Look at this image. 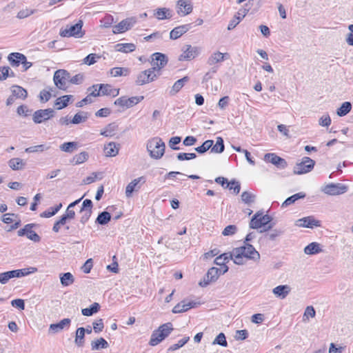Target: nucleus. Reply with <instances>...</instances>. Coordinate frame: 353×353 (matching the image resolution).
I'll list each match as a JSON object with an SVG mask.
<instances>
[{
    "label": "nucleus",
    "mask_w": 353,
    "mask_h": 353,
    "mask_svg": "<svg viewBox=\"0 0 353 353\" xmlns=\"http://www.w3.org/2000/svg\"><path fill=\"white\" fill-rule=\"evenodd\" d=\"M84 79V75L81 73L77 74L74 77L70 75V83L72 84L79 85L83 83Z\"/></svg>",
    "instance_id": "nucleus-56"
},
{
    "label": "nucleus",
    "mask_w": 353,
    "mask_h": 353,
    "mask_svg": "<svg viewBox=\"0 0 353 353\" xmlns=\"http://www.w3.org/2000/svg\"><path fill=\"white\" fill-rule=\"evenodd\" d=\"M225 54L220 52H216L211 54L208 59V64L213 65L215 63H220L224 61Z\"/></svg>",
    "instance_id": "nucleus-39"
},
{
    "label": "nucleus",
    "mask_w": 353,
    "mask_h": 353,
    "mask_svg": "<svg viewBox=\"0 0 353 353\" xmlns=\"http://www.w3.org/2000/svg\"><path fill=\"white\" fill-rule=\"evenodd\" d=\"M305 197V193H304L303 192H300L299 193L294 194L292 195L291 196H289L288 198H287L284 201V202L282 203L281 207L282 208L288 207V205L295 203V201H297L298 199H303Z\"/></svg>",
    "instance_id": "nucleus-31"
},
{
    "label": "nucleus",
    "mask_w": 353,
    "mask_h": 353,
    "mask_svg": "<svg viewBox=\"0 0 353 353\" xmlns=\"http://www.w3.org/2000/svg\"><path fill=\"white\" fill-rule=\"evenodd\" d=\"M154 16L158 20L170 19L172 17V11L167 8H160L154 10Z\"/></svg>",
    "instance_id": "nucleus-24"
},
{
    "label": "nucleus",
    "mask_w": 353,
    "mask_h": 353,
    "mask_svg": "<svg viewBox=\"0 0 353 353\" xmlns=\"http://www.w3.org/2000/svg\"><path fill=\"white\" fill-rule=\"evenodd\" d=\"M259 259L260 254L256 249L251 244H247L245 246L234 248L232 252L221 254L215 259L214 263L223 266L230 259H232L235 264L243 265L245 263V259L258 261Z\"/></svg>",
    "instance_id": "nucleus-1"
},
{
    "label": "nucleus",
    "mask_w": 353,
    "mask_h": 353,
    "mask_svg": "<svg viewBox=\"0 0 353 353\" xmlns=\"http://www.w3.org/2000/svg\"><path fill=\"white\" fill-rule=\"evenodd\" d=\"M199 304V302L189 301L187 299H183L173 307L172 312L174 314L185 312L191 308L197 307Z\"/></svg>",
    "instance_id": "nucleus-17"
},
{
    "label": "nucleus",
    "mask_w": 353,
    "mask_h": 353,
    "mask_svg": "<svg viewBox=\"0 0 353 353\" xmlns=\"http://www.w3.org/2000/svg\"><path fill=\"white\" fill-rule=\"evenodd\" d=\"M99 310L100 305L98 303H94L90 306V307L82 309L81 313L83 316H90L98 312Z\"/></svg>",
    "instance_id": "nucleus-42"
},
{
    "label": "nucleus",
    "mask_w": 353,
    "mask_h": 353,
    "mask_svg": "<svg viewBox=\"0 0 353 353\" xmlns=\"http://www.w3.org/2000/svg\"><path fill=\"white\" fill-rule=\"evenodd\" d=\"M201 52V48L191 45H185L182 48V54L180 55L179 61H190L196 57Z\"/></svg>",
    "instance_id": "nucleus-12"
},
{
    "label": "nucleus",
    "mask_w": 353,
    "mask_h": 353,
    "mask_svg": "<svg viewBox=\"0 0 353 353\" xmlns=\"http://www.w3.org/2000/svg\"><path fill=\"white\" fill-rule=\"evenodd\" d=\"M89 117V114L87 112L79 111L77 112L72 119L70 121V123L72 124H79L81 123L85 122Z\"/></svg>",
    "instance_id": "nucleus-35"
},
{
    "label": "nucleus",
    "mask_w": 353,
    "mask_h": 353,
    "mask_svg": "<svg viewBox=\"0 0 353 353\" xmlns=\"http://www.w3.org/2000/svg\"><path fill=\"white\" fill-rule=\"evenodd\" d=\"M99 88L101 91V95H111L112 94V86L109 84H99Z\"/></svg>",
    "instance_id": "nucleus-58"
},
{
    "label": "nucleus",
    "mask_w": 353,
    "mask_h": 353,
    "mask_svg": "<svg viewBox=\"0 0 353 353\" xmlns=\"http://www.w3.org/2000/svg\"><path fill=\"white\" fill-rule=\"evenodd\" d=\"M88 154L85 152H82L74 157V160L76 164H80L87 160Z\"/></svg>",
    "instance_id": "nucleus-57"
},
{
    "label": "nucleus",
    "mask_w": 353,
    "mask_h": 353,
    "mask_svg": "<svg viewBox=\"0 0 353 353\" xmlns=\"http://www.w3.org/2000/svg\"><path fill=\"white\" fill-rule=\"evenodd\" d=\"M315 161L307 157H304L301 161L297 163L294 167V174H303L310 172L314 168Z\"/></svg>",
    "instance_id": "nucleus-7"
},
{
    "label": "nucleus",
    "mask_w": 353,
    "mask_h": 353,
    "mask_svg": "<svg viewBox=\"0 0 353 353\" xmlns=\"http://www.w3.org/2000/svg\"><path fill=\"white\" fill-rule=\"evenodd\" d=\"M165 143L159 137H154L149 140L147 143V150L152 158L159 159L162 157L165 152Z\"/></svg>",
    "instance_id": "nucleus-4"
},
{
    "label": "nucleus",
    "mask_w": 353,
    "mask_h": 353,
    "mask_svg": "<svg viewBox=\"0 0 353 353\" xmlns=\"http://www.w3.org/2000/svg\"><path fill=\"white\" fill-rule=\"evenodd\" d=\"M77 148H78V143L74 141L65 142L59 146V148L61 151L68 152V153L73 152L74 151L77 150Z\"/></svg>",
    "instance_id": "nucleus-41"
},
{
    "label": "nucleus",
    "mask_w": 353,
    "mask_h": 353,
    "mask_svg": "<svg viewBox=\"0 0 353 353\" xmlns=\"http://www.w3.org/2000/svg\"><path fill=\"white\" fill-rule=\"evenodd\" d=\"M176 157L179 161H184L195 159L196 155L195 153H179Z\"/></svg>",
    "instance_id": "nucleus-60"
},
{
    "label": "nucleus",
    "mask_w": 353,
    "mask_h": 353,
    "mask_svg": "<svg viewBox=\"0 0 353 353\" xmlns=\"http://www.w3.org/2000/svg\"><path fill=\"white\" fill-rule=\"evenodd\" d=\"M319 124L321 126L328 127L331 124V119L329 114L323 115L319 120Z\"/></svg>",
    "instance_id": "nucleus-64"
},
{
    "label": "nucleus",
    "mask_w": 353,
    "mask_h": 353,
    "mask_svg": "<svg viewBox=\"0 0 353 353\" xmlns=\"http://www.w3.org/2000/svg\"><path fill=\"white\" fill-rule=\"evenodd\" d=\"M173 330L171 323H164L153 331L149 344L155 346L164 340Z\"/></svg>",
    "instance_id": "nucleus-3"
},
{
    "label": "nucleus",
    "mask_w": 353,
    "mask_h": 353,
    "mask_svg": "<svg viewBox=\"0 0 353 353\" xmlns=\"http://www.w3.org/2000/svg\"><path fill=\"white\" fill-rule=\"evenodd\" d=\"M296 225L299 227L313 228L314 227H319L320 221L316 220L313 216H306L296 221Z\"/></svg>",
    "instance_id": "nucleus-20"
},
{
    "label": "nucleus",
    "mask_w": 353,
    "mask_h": 353,
    "mask_svg": "<svg viewBox=\"0 0 353 353\" xmlns=\"http://www.w3.org/2000/svg\"><path fill=\"white\" fill-rule=\"evenodd\" d=\"M220 270L218 268L212 267L208 270L205 276L199 282V285L206 287L211 282L216 281L220 276Z\"/></svg>",
    "instance_id": "nucleus-16"
},
{
    "label": "nucleus",
    "mask_w": 353,
    "mask_h": 353,
    "mask_svg": "<svg viewBox=\"0 0 353 353\" xmlns=\"http://www.w3.org/2000/svg\"><path fill=\"white\" fill-rule=\"evenodd\" d=\"M11 91L12 95L16 98L25 99L27 97L28 92L26 90L19 85L12 86Z\"/></svg>",
    "instance_id": "nucleus-33"
},
{
    "label": "nucleus",
    "mask_w": 353,
    "mask_h": 353,
    "mask_svg": "<svg viewBox=\"0 0 353 353\" xmlns=\"http://www.w3.org/2000/svg\"><path fill=\"white\" fill-rule=\"evenodd\" d=\"M72 98V95H64L57 99L54 103L55 106H57V109L59 110L67 107L70 100Z\"/></svg>",
    "instance_id": "nucleus-29"
},
{
    "label": "nucleus",
    "mask_w": 353,
    "mask_h": 353,
    "mask_svg": "<svg viewBox=\"0 0 353 353\" xmlns=\"http://www.w3.org/2000/svg\"><path fill=\"white\" fill-rule=\"evenodd\" d=\"M352 105L350 102L346 101L342 103L341 107L337 109L336 114L339 117H343L349 113L351 110Z\"/></svg>",
    "instance_id": "nucleus-46"
},
{
    "label": "nucleus",
    "mask_w": 353,
    "mask_h": 353,
    "mask_svg": "<svg viewBox=\"0 0 353 353\" xmlns=\"http://www.w3.org/2000/svg\"><path fill=\"white\" fill-rule=\"evenodd\" d=\"M225 188H229L230 190H233V192L235 194H237L239 193L241 190V185L240 183L238 181H236L235 180L231 181L228 183V185L225 186Z\"/></svg>",
    "instance_id": "nucleus-53"
},
{
    "label": "nucleus",
    "mask_w": 353,
    "mask_h": 353,
    "mask_svg": "<svg viewBox=\"0 0 353 353\" xmlns=\"http://www.w3.org/2000/svg\"><path fill=\"white\" fill-rule=\"evenodd\" d=\"M114 49L117 52L128 53L135 50L136 46L134 43H117L114 46Z\"/></svg>",
    "instance_id": "nucleus-27"
},
{
    "label": "nucleus",
    "mask_w": 353,
    "mask_h": 353,
    "mask_svg": "<svg viewBox=\"0 0 353 353\" xmlns=\"http://www.w3.org/2000/svg\"><path fill=\"white\" fill-rule=\"evenodd\" d=\"M110 74L113 77H126L130 74V69L128 68L115 67L110 70Z\"/></svg>",
    "instance_id": "nucleus-32"
},
{
    "label": "nucleus",
    "mask_w": 353,
    "mask_h": 353,
    "mask_svg": "<svg viewBox=\"0 0 353 353\" xmlns=\"http://www.w3.org/2000/svg\"><path fill=\"white\" fill-rule=\"evenodd\" d=\"M119 144L115 142H110L104 146V152L107 157H115L119 151Z\"/></svg>",
    "instance_id": "nucleus-25"
},
{
    "label": "nucleus",
    "mask_w": 353,
    "mask_h": 353,
    "mask_svg": "<svg viewBox=\"0 0 353 353\" xmlns=\"http://www.w3.org/2000/svg\"><path fill=\"white\" fill-rule=\"evenodd\" d=\"M51 91L52 88H49L48 90H42L39 94L40 100L43 102H47L49 101L52 95Z\"/></svg>",
    "instance_id": "nucleus-54"
},
{
    "label": "nucleus",
    "mask_w": 353,
    "mask_h": 353,
    "mask_svg": "<svg viewBox=\"0 0 353 353\" xmlns=\"http://www.w3.org/2000/svg\"><path fill=\"white\" fill-rule=\"evenodd\" d=\"M142 182L144 183L145 182V178L143 176L139 177L132 180L125 188V195L127 197H130L134 191H137L140 188V186L138 184Z\"/></svg>",
    "instance_id": "nucleus-22"
},
{
    "label": "nucleus",
    "mask_w": 353,
    "mask_h": 353,
    "mask_svg": "<svg viewBox=\"0 0 353 353\" xmlns=\"http://www.w3.org/2000/svg\"><path fill=\"white\" fill-rule=\"evenodd\" d=\"M85 330L84 327H81L77 328L76 331V336L74 339V343L78 347H83L84 345V337H85Z\"/></svg>",
    "instance_id": "nucleus-36"
},
{
    "label": "nucleus",
    "mask_w": 353,
    "mask_h": 353,
    "mask_svg": "<svg viewBox=\"0 0 353 353\" xmlns=\"http://www.w3.org/2000/svg\"><path fill=\"white\" fill-rule=\"evenodd\" d=\"M242 18L241 17H237V15H234L233 19H232L228 26V30H233L241 21Z\"/></svg>",
    "instance_id": "nucleus-63"
},
{
    "label": "nucleus",
    "mask_w": 353,
    "mask_h": 353,
    "mask_svg": "<svg viewBox=\"0 0 353 353\" xmlns=\"http://www.w3.org/2000/svg\"><path fill=\"white\" fill-rule=\"evenodd\" d=\"M271 221L272 218L269 215L256 213L251 219L250 227L253 229H261L260 232H263L274 226V223H270Z\"/></svg>",
    "instance_id": "nucleus-2"
},
{
    "label": "nucleus",
    "mask_w": 353,
    "mask_h": 353,
    "mask_svg": "<svg viewBox=\"0 0 353 353\" xmlns=\"http://www.w3.org/2000/svg\"><path fill=\"white\" fill-rule=\"evenodd\" d=\"M36 12H37V10L26 8V9L20 10L17 13V17L19 19H25V18L34 14Z\"/></svg>",
    "instance_id": "nucleus-50"
},
{
    "label": "nucleus",
    "mask_w": 353,
    "mask_h": 353,
    "mask_svg": "<svg viewBox=\"0 0 353 353\" xmlns=\"http://www.w3.org/2000/svg\"><path fill=\"white\" fill-rule=\"evenodd\" d=\"M191 28V24H185L172 29L170 33V38L175 40L186 33Z\"/></svg>",
    "instance_id": "nucleus-21"
},
{
    "label": "nucleus",
    "mask_w": 353,
    "mask_h": 353,
    "mask_svg": "<svg viewBox=\"0 0 353 353\" xmlns=\"http://www.w3.org/2000/svg\"><path fill=\"white\" fill-rule=\"evenodd\" d=\"M321 251L322 250L320 248V245L316 242L310 243L304 248V252L309 255L316 254L321 252Z\"/></svg>",
    "instance_id": "nucleus-38"
},
{
    "label": "nucleus",
    "mask_w": 353,
    "mask_h": 353,
    "mask_svg": "<svg viewBox=\"0 0 353 353\" xmlns=\"http://www.w3.org/2000/svg\"><path fill=\"white\" fill-rule=\"evenodd\" d=\"M263 159L266 162L271 163L272 164L274 165L275 166L280 169H284L288 165V163L284 159L277 156L274 153L265 154L264 155Z\"/></svg>",
    "instance_id": "nucleus-18"
},
{
    "label": "nucleus",
    "mask_w": 353,
    "mask_h": 353,
    "mask_svg": "<svg viewBox=\"0 0 353 353\" xmlns=\"http://www.w3.org/2000/svg\"><path fill=\"white\" fill-rule=\"evenodd\" d=\"M100 57L98 56L97 54H88L86 57L84 58L83 59V62L84 63L88 65H92L94 64V63H96L97 61V59H99Z\"/></svg>",
    "instance_id": "nucleus-59"
},
{
    "label": "nucleus",
    "mask_w": 353,
    "mask_h": 353,
    "mask_svg": "<svg viewBox=\"0 0 353 353\" xmlns=\"http://www.w3.org/2000/svg\"><path fill=\"white\" fill-rule=\"evenodd\" d=\"M237 231V228L234 225H229L226 226L222 232L223 236H231L234 234Z\"/></svg>",
    "instance_id": "nucleus-55"
},
{
    "label": "nucleus",
    "mask_w": 353,
    "mask_h": 353,
    "mask_svg": "<svg viewBox=\"0 0 353 353\" xmlns=\"http://www.w3.org/2000/svg\"><path fill=\"white\" fill-rule=\"evenodd\" d=\"M255 196L249 192H243L241 194L242 201L246 204L254 202Z\"/></svg>",
    "instance_id": "nucleus-51"
},
{
    "label": "nucleus",
    "mask_w": 353,
    "mask_h": 353,
    "mask_svg": "<svg viewBox=\"0 0 353 353\" xmlns=\"http://www.w3.org/2000/svg\"><path fill=\"white\" fill-rule=\"evenodd\" d=\"M213 345H219L223 347L228 346V342L226 341L225 336L223 333L219 334L212 342Z\"/></svg>",
    "instance_id": "nucleus-48"
},
{
    "label": "nucleus",
    "mask_w": 353,
    "mask_h": 353,
    "mask_svg": "<svg viewBox=\"0 0 353 353\" xmlns=\"http://www.w3.org/2000/svg\"><path fill=\"white\" fill-rule=\"evenodd\" d=\"M273 293L281 299H285L290 292V286L287 285H278L273 289Z\"/></svg>",
    "instance_id": "nucleus-26"
},
{
    "label": "nucleus",
    "mask_w": 353,
    "mask_h": 353,
    "mask_svg": "<svg viewBox=\"0 0 353 353\" xmlns=\"http://www.w3.org/2000/svg\"><path fill=\"white\" fill-rule=\"evenodd\" d=\"M225 150L224 141L222 137H216V143L211 147V152L220 154Z\"/></svg>",
    "instance_id": "nucleus-37"
},
{
    "label": "nucleus",
    "mask_w": 353,
    "mask_h": 353,
    "mask_svg": "<svg viewBox=\"0 0 353 353\" xmlns=\"http://www.w3.org/2000/svg\"><path fill=\"white\" fill-rule=\"evenodd\" d=\"M188 80L189 78L188 77H184L176 81L172 85L170 91V94L172 96L175 95L184 86L185 83L188 82Z\"/></svg>",
    "instance_id": "nucleus-28"
},
{
    "label": "nucleus",
    "mask_w": 353,
    "mask_h": 353,
    "mask_svg": "<svg viewBox=\"0 0 353 353\" xmlns=\"http://www.w3.org/2000/svg\"><path fill=\"white\" fill-rule=\"evenodd\" d=\"M92 325H93V330L95 333L101 332L104 327L103 319H100L96 321H94Z\"/></svg>",
    "instance_id": "nucleus-61"
},
{
    "label": "nucleus",
    "mask_w": 353,
    "mask_h": 353,
    "mask_svg": "<svg viewBox=\"0 0 353 353\" xmlns=\"http://www.w3.org/2000/svg\"><path fill=\"white\" fill-rule=\"evenodd\" d=\"M213 143V140H207L204 141L201 145L195 148L194 150L199 154H203L211 148Z\"/></svg>",
    "instance_id": "nucleus-47"
},
{
    "label": "nucleus",
    "mask_w": 353,
    "mask_h": 353,
    "mask_svg": "<svg viewBox=\"0 0 353 353\" xmlns=\"http://www.w3.org/2000/svg\"><path fill=\"white\" fill-rule=\"evenodd\" d=\"M348 187L342 183H330L323 188V192L328 195L335 196L345 193Z\"/></svg>",
    "instance_id": "nucleus-13"
},
{
    "label": "nucleus",
    "mask_w": 353,
    "mask_h": 353,
    "mask_svg": "<svg viewBox=\"0 0 353 353\" xmlns=\"http://www.w3.org/2000/svg\"><path fill=\"white\" fill-rule=\"evenodd\" d=\"M50 148V145L41 144L26 148L25 152L28 153L42 152Z\"/></svg>",
    "instance_id": "nucleus-43"
},
{
    "label": "nucleus",
    "mask_w": 353,
    "mask_h": 353,
    "mask_svg": "<svg viewBox=\"0 0 353 353\" xmlns=\"http://www.w3.org/2000/svg\"><path fill=\"white\" fill-rule=\"evenodd\" d=\"M189 339H190L189 336L183 337V339L179 340L177 343H175V344H173L172 345H171L168 348V350L169 351H175V350L179 349L180 347H183L186 343H188Z\"/></svg>",
    "instance_id": "nucleus-49"
},
{
    "label": "nucleus",
    "mask_w": 353,
    "mask_h": 353,
    "mask_svg": "<svg viewBox=\"0 0 353 353\" xmlns=\"http://www.w3.org/2000/svg\"><path fill=\"white\" fill-rule=\"evenodd\" d=\"M176 7L177 13L181 16L188 15L192 11V5L190 0H179Z\"/></svg>",
    "instance_id": "nucleus-19"
},
{
    "label": "nucleus",
    "mask_w": 353,
    "mask_h": 353,
    "mask_svg": "<svg viewBox=\"0 0 353 353\" xmlns=\"http://www.w3.org/2000/svg\"><path fill=\"white\" fill-rule=\"evenodd\" d=\"M26 163L20 158H12L8 161L9 167L13 170H22Z\"/></svg>",
    "instance_id": "nucleus-34"
},
{
    "label": "nucleus",
    "mask_w": 353,
    "mask_h": 353,
    "mask_svg": "<svg viewBox=\"0 0 353 353\" xmlns=\"http://www.w3.org/2000/svg\"><path fill=\"white\" fill-rule=\"evenodd\" d=\"M168 59L167 56L161 52H155L152 54L151 64L152 68H154L155 70H160L168 63Z\"/></svg>",
    "instance_id": "nucleus-15"
},
{
    "label": "nucleus",
    "mask_w": 353,
    "mask_h": 353,
    "mask_svg": "<svg viewBox=\"0 0 353 353\" xmlns=\"http://www.w3.org/2000/svg\"><path fill=\"white\" fill-rule=\"evenodd\" d=\"M70 73L65 70H57L54 73L53 81L60 90H66L70 83Z\"/></svg>",
    "instance_id": "nucleus-5"
},
{
    "label": "nucleus",
    "mask_w": 353,
    "mask_h": 353,
    "mask_svg": "<svg viewBox=\"0 0 353 353\" xmlns=\"http://www.w3.org/2000/svg\"><path fill=\"white\" fill-rule=\"evenodd\" d=\"M143 96L132 97L130 98L124 96L116 99L114 104L122 108H130L143 101Z\"/></svg>",
    "instance_id": "nucleus-14"
},
{
    "label": "nucleus",
    "mask_w": 353,
    "mask_h": 353,
    "mask_svg": "<svg viewBox=\"0 0 353 353\" xmlns=\"http://www.w3.org/2000/svg\"><path fill=\"white\" fill-rule=\"evenodd\" d=\"M108 347V343L102 337L91 342V349L93 351L106 349Z\"/></svg>",
    "instance_id": "nucleus-30"
},
{
    "label": "nucleus",
    "mask_w": 353,
    "mask_h": 353,
    "mask_svg": "<svg viewBox=\"0 0 353 353\" xmlns=\"http://www.w3.org/2000/svg\"><path fill=\"white\" fill-rule=\"evenodd\" d=\"M26 236L28 239L33 241L34 242H39L41 239L40 236L34 231L32 230V228H28L27 229Z\"/></svg>",
    "instance_id": "nucleus-52"
},
{
    "label": "nucleus",
    "mask_w": 353,
    "mask_h": 353,
    "mask_svg": "<svg viewBox=\"0 0 353 353\" xmlns=\"http://www.w3.org/2000/svg\"><path fill=\"white\" fill-rule=\"evenodd\" d=\"M55 112L52 108L40 109L34 112L32 120L34 123L39 124L54 117Z\"/></svg>",
    "instance_id": "nucleus-8"
},
{
    "label": "nucleus",
    "mask_w": 353,
    "mask_h": 353,
    "mask_svg": "<svg viewBox=\"0 0 353 353\" xmlns=\"http://www.w3.org/2000/svg\"><path fill=\"white\" fill-rule=\"evenodd\" d=\"M79 212L81 214V218H80V222L84 225L90 219L91 214H92V210H86L85 211H79Z\"/></svg>",
    "instance_id": "nucleus-62"
},
{
    "label": "nucleus",
    "mask_w": 353,
    "mask_h": 353,
    "mask_svg": "<svg viewBox=\"0 0 353 353\" xmlns=\"http://www.w3.org/2000/svg\"><path fill=\"white\" fill-rule=\"evenodd\" d=\"M83 21L79 20L76 24L60 30L59 34L62 37L81 38L84 33L82 32Z\"/></svg>",
    "instance_id": "nucleus-6"
},
{
    "label": "nucleus",
    "mask_w": 353,
    "mask_h": 353,
    "mask_svg": "<svg viewBox=\"0 0 353 353\" xmlns=\"http://www.w3.org/2000/svg\"><path fill=\"white\" fill-rule=\"evenodd\" d=\"M8 59L12 66H19L20 63L23 64L25 70L30 68L32 63L27 61L26 57L19 52H12L8 57Z\"/></svg>",
    "instance_id": "nucleus-9"
},
{
    "label": "nucleus",
    "mask_w": 353,
    "mask_h": 353,
    "mask_svg": "<svg viewBox=\"0 0 353 353\" xmlns=\"http://www.w3.org/2000/svg\"><path fill=\"white\" fill-rule=\"evenodd\" d=\"M60 282L63 286H69L74 281V278L70 272L60 274Z\"/></svg>",
    "instance_id": "nucleus-40"
},
{
    "label": "nucleus",
    "mask_w": 353,
    "mask_h": 353,
    "mask_svg": "<svg viewBox=\"0 0 353 353\" xmlns=\"http://www.w3.org/2000/svg\"><path fill=\"white\" fill-rule=\"evenodd\" d=\"M111 219V215L108 212L103 211L99 214L96 223L99 225H105L107 224Z\"/></svg>",
    "instance_id": "nucleus-44"
},
{
    "label": "nucleus",
    "mask_w": 353,
    "mask_h": 353,
    "mask_svg": "<svg viewBox=\"0 0 353 353\" xmlns=\"http://www.w3.org/2000/svg\"><path fill=\"white\" fill-rule=\"evenodd\" d=\"M71 320L68 318L62 319L57 323H52L50 325L49 332L52 333H57L63 330L65 327H69Z\"/></svg>",
    "instance_id": "nucleus-23"
},
{
    "label": "nucleus",
    "mask_w": 353,
    "mask_h": 353,
    "mask_svg": "<svg viewBox=\"0 0 353 353\" xmlns=\"http://www.w3.org/2000/svg\"><path fill=\"white\" fill-rule=\"evenodd\" d=\"M15 74L8 66L0 67V81L6 80L8 77H14Z\"/></svg>",
    "instance_id": "nucleus-45"
},
{
    "label": "nucleus",
    "mask_w": 353,
    "mask_h": 353,
    "mask_svg": "<svg viewBox=\"0 0 353 353\" xmlns=\"http://www.w3.org/2000/svg\"><path fill=\"white\" fill-rule=\"evenodd\" d=\"M137 22V19L135 17L126 18L113 26L112 32L114 34L125 32L130 30Z\"/></svg>",
    "instance_id": "nucleus-10"
},
{
    "label": "nucleus",
    "mask_w": 353,
    "mask_h": 353,
    "mask_svg": "<svg viewBox=\"0 0 353 353\" xmlns=\"http://www.w3.org/2000/svg\"><path fill=\"white\" fill-rule=\"evenodd\" d=\"M157 76L154 73V68H150L138 74L135 83L138 85H142L154 81Z\"/></svg>",
    "instance_id": "nucleus-11"
}]
</instances>
